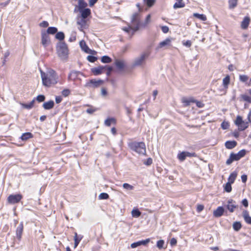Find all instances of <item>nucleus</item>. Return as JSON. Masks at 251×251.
Here are the masks:
<instances>
[{"mask_svg": "<svg viewBox=\"0 0 251 251\" xmlns=\"http://www.w3.org/2000/svg\"><path fill=\"white\" fill-rule=\"evenodd\" d=\"M40 72L42 83L44 86L50 87L57 83L58 76L54 70H49L47 73H44L40 70Z\"/></svg>", "mask_w": 251, "mask_h": 251, "instance_id": "obj_1", "label": "nucleus"}, {"mask_svg": "<svg viewBox=\"0 0 251 251\" xmlns=\"http://www.w3.org/2000/svg\"><path fill=\"white\" fill-rule=\"evenodd\" d=\"M129 148L139 154L145 155L146 145L144 142H133L128 144Z\"/></svg>", "mask_w": 251, "mask_h": 251, "instance_id": "obj_2", "label": "nucleus"}, {"mask_svg": "<svg viewBox=\"0 0 251 251\" xmlns=\"http://www.w3.org/2000/svg\"><path fill=\"white\" fill-rule=\"evenodd\" d=\"M246 151L244 149L240 151L237 153H231L229 157L227 159L226 164H231L234 161H238L243 157L246 154Z\"/></svg>", "mask_w": 251, "mask_h": 251, "instance_id": "obj_3", "label": "nucleus"}, {"mask_svg": "<svg viewBox=\"0 0 251 251\" xmlns=\"http://www.w3.org/2000/svg\"><path fill=\"white\" fill-rule=\"evenodd\" d=\"M131 25L133 32H135L139 29L141 25L140 22V14L138 12L134 13L131 17Z\"/></svg>", "mask_w": 251, "mask_h": 251, "instance_id": "obj_4", "label": "nucleus"}, {"mask_svg": "<svg viewBox=\"0 0 251 251\" xmlns=\"http://www.w3.org/2000/svg\"><path fill=\"white\" fill-rule=\"evenodd\" d=\"M57 50L58 55L65 58L68 54V50L67 45L64 42H60L57 46Z\"/></svg>", "mask_w": 251, "mask_h": 251, "instance_id": "obj_5", "label": "nucleus"}, {"mask_svg": "<svg viewBox=\"0 0 251 251\" xmlns=\"http://www.w3.org/2000/svg\"><path fill=\"white\" fill-rule=\"evenodd\" d=\"M149 53L147 52H144L133 61L132 65L134 67L140 66L145 63L146 59L149 57Z\"/></svg>", "mask_w": 251, "mask_h": 251, "instance_id": "obj_6", "label": "nucleus"}, {"mask_svg": "<svg viewBox=\"0 0 251 251\" xmlns=\"http://www.w3.org/2000/svg\"><path fill=\"white\" fill-rule=\"evenodd\" d=\"M235 124L238 126V129L240 131H243L249 126L248 123L244 121L240 116H237L236 119L234 122Z\"/></svg>", "mask_w": 251, "mask_h": 251, "instance_id": "obj_7", "label": "nucleus"}, {"mask_svg": "<svg viewBox=\"0 0 251 251\" xmlns=\"http://www.w3.org/2000/svg\"><path fill=\"white\" fill-rule=\"evenodd\" d=\"M103 83V81L101 79L96 80L93 79L87 82L85 87L88 88H96L99 87Z\"/></svg>", "mask_w": 251, "mask_h": 251, "instance_id": "obj_8", "label": "nucleus"}, {"mask_svg": "<svg viewBox=\"0 0 251 251\" xmlns=\"http://www.w3.org/2000/svg\"><path fill=\"white\" fill-rule=\"evenodd\" d=\"M22 199V196L20 194L11 195L7 199L8 201L11 204H15L19 202Z\"/></svg>", "mask_w": 251, "mask_h": 251, "instance_id": "obj_9", "label": "nucleus"}, {"mask_svg": "<svg viewBox=\"0 0 251 251\" xmlns=\"http://www.w3.org/2000/svg\"><path fill=\"white\" fill-rule=\"evenodd\" d=\"M42 44L45 48L50 44V39L46 32L42 33Z\"/></svg>", "mask_w": 251, "mask_h": 251, "instance_id": "obj_10", "label": "nucleus"}, {"mask_svg": "<svg viewBox=\"0 0 251 251\" xmlns=\"http://www.w3.org/2000/svg\"><path fill=\"white\" fill-rule=\"evenodd\" d=\"M82 75V74L79 71H72L70 72L68 78L71 80H75L78 79V75Z\"/></svg>", "mask_w": 251, "mask_h": 251, "instance_id": "obj_11", "label": "nucleus"}, {"mask_svg": "<svg viewBox=\"0 0 251 251\" xmlns=\"http://www.w3.org/2000/svg\"><path fill=\"white\" fill-rule=\"evenodd\" d=\"M150 241V239L149 238L145 240L139 241L137 242L133 243L131 244V247L132 248H135L138 246L141 245H146L148 244Z\"/></svg>", "mask_w": 251, "mask_h": 251, "instance_id": "obj_12", "label": "nucleus"}, {"mask_svg": "<svg viewBox=\"0 0 251 251\" xmlns=\"http://www.w3.org/2000/svg\"><path fill=\"white\" fill-rule=\"evenodd\" d=\"M24 226L23 223L22 222L18 226L16 229V237L18 240H21L22 233L23 232Z\"/></svg>", "mask_w": 251, "mask_h": 251, "instance_id": "obj_13", "label": "nucleus"}, {"mask_svg": "<svg viewBox=\"0 0 251 251\" xmlns=\"http://www.w3.org/2000/svg\"><path fill=\"white\" fill-rule=\"evenodd\" d=\"M105 68L106 66H99L98 67L92 68L91 72L94 75H97L102 73Z\"/></svg>", "mask_w": 251, "mask_h": 251, "instance_id": "obj_14", "label": "nucleus"}, {"mask_svg": "<svg viewBox=\"0 0 251 251\" xmlns=\"http://www.w3.org/2000/svg\"><path fill=\"white\" fill-rule=\"evenodd\" d=\"M79 12L81 13L82 18L86 19L91 14V10L89 8L79 9Z\"/></svg>", "mask_w": 251, "mask_h": 251, "instance_id": "obj_15", "label": "nucleus"}, {"mask_svg": "<svg viewBox=\"0 0 251 251\" xmlns=\"http://www.w3.org/2000/svg\"><path fill=\"white\" fill-rule=\"evenodd\" d=\"M250 17L246 16L245 17L242 22H241V27L243 29H246L248 28L249 24L250 23Z\"/></svg>", "mask_w": 251, "mask_h": 251, "instance_id": "obj_16", "label": "nucleus"}, {"mask_svg": "<svg viewBox=\"0 0 251 251\" xmlns=\"http://www.w3.org/2000/svg\"><path fill=\"white\" fill-rule=\"evenodd\" d=\"M77 24L79 25L78 29L81 31H83V29L86 27V21L85 19L81 18L80 20H78Z\"/></svg>", "mask_w": 251, "mask_h": 251, "instance_id": "obj_17", "label": "nucleus"}, {"mask_svg": "<svg viewBox=\"0 0 251 251\" xmlns=\"http://www.w3.org/2000/svg\"><path fill=\"white\" fill-rule=\"evenodd\" d=\"M224 212V208L222 206H219L214 211L213 215L216 217H219L223 214Z\"/></svg>", "mask_w": 251, "mask_h": 251, "instance_id": "obj_18", "label": "nucleus"}, {"mask_svg": "<svg viewBox=\"0 0 251 251\" xmlns=\"http://www.w3.org/2000/svg\"><path fill=\"white\" fill-rule=\"evenodd\" d=\"M172 38H167L165 40L161 42L158 46L159 48H162L165 46H169L171 45V43L172 41Z\"/></svg>", "mask_w": 251, "mask_h": 251, "instance_id": "obj_19", "label": "nucleus"}, {"mask_svg": "<svg viewBox=\"0 0 251 251\" xmlns=\"http://www.w3.org/2000/svg\"><path fill=\"white\" fill-rule=\"evenodd\" d=\"M237 145L235 141H227L225 143V146L227 149H232Z\"/></svg>", "mask_w": 251, "mask_h": 251, "instance_id": "obj_20", "label": "nucleus"}, {"mask_svg": "<svg viewBox=\"0 0 251 251\" xmlns=\"http://www.w3.org/2000/svg\"><path fill=\"white\" fill-rule=\"evenodd\" d=\"M54 103L53 100H50L43 103V107L46 110H50L54 106Z\"/></svg>", "mask_w": 251, "mask_h": 251, "instance_id": "obj_21", "label": "nucleus"}, {"mask_svg": "<svg viewBox=\"0 0 251 251\" xmlns=\"http://www.w3.org/2000/svg\"><path fill=\"white\" fill-rule=\"evenodd\" d=\"M243 217L247 223L251 225V217L250 216L247 211L245 210L243 211Z\"/></svg>", "mask_w": 251, "mask_h": 251, "instance_id": "obj_22", "label": "nucleus"}, {"mask_svg": "<svg viewBox=\"0 0 251 251\" xmlns=\"http://www.w3.org/2000/svg\"><path fill=\"white\" fill-rule=\"evenodd\" d=\"M176 2L173 6L174 9L182 8L185 6V3L183 2L182 0H176Z\"/></svg>", "mask_w": 251, "mask_h": 251, "instance_id": "obj_23", "label": "nucleus"}, {"mask_svg": "<svg viewBox=\"0 0 251 251\" xmlns=\"http://www.w3.org/2000/svg\"><path fill=\"white\" fill-rule=\"evenodd\" d=\"M33 137L32 134L30 132H25L22 134L21 139L23 141H26Z\"/></svg>", "mask_w": 251, "mask_h": 251, "instance_id": "obj_24", "label": "nucleus"}, {"mask_svg": "<svg viewBox=\"0 0 251 251\" xmlns=\"http://www.w3.org/2000/svg\"><path fill=\"white\" fill-rule=\"evenodd\" d=\"M79 45L83 50H84L86 52H88L89 49L84 40H81V41H80Z\"/></svg>", "mask_w": 251, "mask_h": 251, "instance_id": "obj_25", "label": "nucleus"}, {"mask_svg": "<svg viewBox=\"0 0 251 251\" xmlns=\"http://www.w3.org/2000/svg\"><path fill=\"white\" fill-rule=\"evenodd\" d=\"M115 64L117 67V68L119 69H122L124 68L125 63L123 60H116L115 62Z\"/></svg>", "mask_w": 251, "mask_h": 251, "instance_id": "obj_26", "label": "nucleus"}, {"mask_svg": "<svg viewBox=\"0 0 251 251\" xmlns=\"http://www.w3.org/2000/svg\"><path fill=\"white\" fill-rule=\"evenodd\" d=\"M237 174L236 172H232L230 175V176L228 178V182L233 183L234 182V181L237 177Z\"/></svg>", "mask_w": 251, "mask_h": 251, "instance_id": "obj_27", "label": "nucleus"}, {"mask_svg": "<svg viewBox=\"0 0 251 251\" xmlns=\"http://www.w3.org/2000/svg\"><path fill=\"white\" fill-rule=\"evenodd\" d=\"M226 207L230 212H233L236 206L232 203V201H228Z\"/></svg>", "mask_w": 251, "mask_h": 251, "instance_id": "obj_28", "label": "nucleus"}, {"mask_svg": "<svg viewBox=\"0 0 251 251\" xmlns=\"http://www.w3.org/2000/svg\"><path fill=\"white\" fill-rule=\"evenodd\" d=\"M34 102H35V100H33L28 104L22 103L21 104L23 108L27 109H30L33 107Z\"/></svg>", "mask_w": 251, "mask_h": 251, "instance_id": "obj_29", "label": "nucleus"}, {"mask_svg": "<svg viewBox=\"0 0 251 251\" xmlns=\"http://www.w3.org/2000/svg\"><path fill=\"white\" fill-rule=\"evenodd\" d=\"M82 239V237L81 236H78L76 233H75V236L74 237L75 240V245L74 248H75L78 246L79 242Z\"/></svg>", "mask_w": 251, "mask_h": 251, "instance_id": "obj_30", "label": "nucleus"}, {"mask_svg": "<svg viewBox=\"0 0 251 251\" xmlns=\"http://www.w3.org/2000/svg\"><path fill=\"white\" fill-rule=\"evenodd\" d=\"M57 31V28L55 27H49L47 31V33L49 35V34H54L56 33Z\"/></svg>", "mask_w": 251, "mask_h": 251, "instance_id": "obj_31", "label": "nucleus"}, {"mask_svg": "<svg viewBox=\"0 0 251 251\" xmlns=\"http://www.w3.org/2000/svg\"><path fill=\"white\" fill-rule=\"evenodd\" d=\"M186 155L185 154V151H182L177 154V158L180 161H183L186 158Z\"/></svg>", "mask_w": 251, "mask_h": 251, "instance_id": "obj_32", "label": "nucleus"}, {"mask_svg": "<svg viewBox=\"0 0 251 251\" xmlns=\"http://www.w3.org/2000/svg\"><path fill=\"white\" fill-rule=\"evenodd\" d=\"M116 121L114 118H108L105 120L104 124L106 126H109L112 123L115 124Z\"/></svg>", "mask_w": 251, "mask_h": 251, "instance_id": "obj_33", "label": "nucleus"}, {"mask_svg": "<svg viewBox=\"0 0 251 251\" xmlns=\"http://www.w3.org/2000/svg\"><path fill=\"white\" fill-rule=\"evenodd\" d=\"M237 3V0H229L228 4H229V8L230 9H233L235 8Z\"/></svg>", "mask_w": 251, "mask_h": 251, "instance_id": "obj_34", "label": "nucleus"}, {"mask_svg": "<svg viewBox=\"0 0 251 251\" xmlns=\"http://www.w3.org/2000/svg\"><path fill=\"white\" fill-rule=\"evenodd\" d=\"M230 78L229 76H226L225 77L223 80V84L224 87L226 89L227 88V86L229 83Z\"/></svg>", "mask_w": 251, "mask_h": 251, "instance_id": "obj_35", "label": "nucleus"}, {"mask_svg": "<svg viewBox=\"0 0 251 251\" xmlns=\"http://www.w3.org/2000/svg\"><path fill=\"white\" fill-rule=\"evenodd\" d=\"M87 4L84 0H78V9H81L86 7Z\"/></svg>", "mask_w": 251, "mask_h": 251, "instance_id": "obj_36", "label": "nucleus"}, {"mask_svg": "<svg viewBox=\"0 0 251 251\" xmlns=\"http://www.w3.org/2000/svg\"><path fill=\"white\" fill-rule=\"evenodd\" d=\"M241 224L239 222H234L233 224V228L236 231H239L241 229Z\"/></svg>", "mask_w": 251, "mask_h": 251, "instance_id": "obj_37", "label": "nucleus"}, {"mask_svg": "<svg viewBox=\"0 0 251 251\" xmlns=\"http://www.w3.org/2000/svg\"><path fill=\"white\" fill-rule=\"evenodd\" d=\"M194 16L196 17L203 21H205L206 20V17L205 15L203 14H200L199 13H194Z\"/></svg>", "mask_w": 251, "mask_h": 251, "instance_id": "obj_38", "label": "nucleus"}, {"mask_svg": "<svg viewBox=\"0 0 251 251\" xmlns=\"http://www.w3.org/2000/svg\"><path fill=\"white\" fill-rule=\"evenodd\" d=\"M101 61L102 63H108L112 61V59L109 56L105 55L101 57Z\"/></svg>", "mask_w": 251, "mask_h": 251, "instance_id": "obj_39", "label": "nucleus"}, {"mask_svg": "<svg viewBox=\"0 0 251 251\" xmlns=\"http://www.w3.org/2000/svg\"><path fill=\"white\" fill-rule=\"evenodd\" d=\"M131 214L133 217L138 218L141 215V213L138 209H133Z\"/></svg>", "mask_w": 251, "mask_h": 251, "instance_id": "obj_40", "label": "nucleus"}, {"mask_svg": "<svg viewBox=\"0 0 251 251\" xmlns=\"http://www.w3.org/2000/svg\"><path fill=\"white\" fill-rule=\"evenodd\" d=\"M64 34L62 32H59L55 35V38L59 40H63L64 39Z\"/></svg>", "mask_w": 251, "mask_h": 251, "instance_id": "obj_41", "label": "nucleus"}, {"mask_svg": "<svg viewBox=\"0 0 251 251\" xmlns=\"http://www.w3.org/2000/svg\"><path fill=\"white\" fill-rule=\"evenodd\" d=\"M231 183L230 182H227L225 187H224V189H225V190L227 192H230L231 191V190H232V187H231Z\"/></svg>", "mask_w": 251, "mask_h": 251, "instance_id": "obj_42", "label": "nucleus"}, {"mask_svg": "<svg viewBox=\"0 0 251 251\" xmlns=\"http://www.w3.org/2000/svg\"><path fill=\"white\" fill-rule=\"evenodd\" d=\"M123 187L126 190H132L134 189V187L132 185H131L126 183H124Z\"/></svg>", "mask_w": 251, "mask_h": 251, "instance_id": "obj_43", "label": "nucleus"}, {"mask_svg": "<svg viewBox=\"0 0 251 251\" xmlns=\"http://www.w3.org/2000/svg\"><path fill=\"white\" fill-rule=\"evenodd\" d=\"M123 30L125 31L126 32L130 33H131V34L133 35L134 32H133V29L132 28V25H128V27H124L123 28Z\"/></svg>", "mask_w": 251, "mask_h": 251, "instance_id": "obj_44", "label": "nucleus"}, {"mask_svg": "<svg viewBox=\"0 0 251 251\" xmlns=\"http://www.w3.org/2000/svg\"><path fill=\"white\" fill-rule=\"evenodd\" d=\"M242 99L244 101H247L249 103H251V97H249L247 95H242L241 96Z\"/></svg>", "mask_w": 251, "mask_h": 251, "instance_id": "obj_45", "label": "nucleus"}, {"mask_svg": "<svg viewBox=\"0 0 251 251\" xmlns=\"http://www.w3.org/2000/svg\"><path fill=\"white\" fill-rule=\"evenodd\" d=\"M164 244V240H160L157 242L156 246L159 249H162L163 248Z\"/></svg>", "mask_w": 251, "mask_h": 251, "instance_id": "obj_46", "label": "nucleus"}, {"mask_svg": "<svg viewBox=\"0 0 251 251\" xmlns=\"http://www.w3.org/2000/svg\"><path fill=\"white\" fill-rule=\"evenodd\" d=\"M182 102L184 103L185 106H188L190 104V102H194L195 100H188L186 99H182Z\"/></svg>", "mask_w": 251, "mask_h": 251, "instance_id": "obj_47", "label": "nucleus"}, {"mask_svg": "<svg viewBox=\"0 0 251 251\" xmlns=\"http://www.w3.org/2000/svg\"><path fill=\"white\" fill-rule=\"evenodd\" d=\"M149 7L152 6L155 3V0H144Z\"/></svg>", "mask_w": 251, "mask_h": 251, "instance_id": "obj_48", "label": "nucleus"}, {"mask_svg": "<svg viewBox=\"0 0 251 251\" xmlns=\"http://www.w3.org/2000/svg\"><path fill=\"white\" fill-rule=\"evenodd\" d=\"M100 199L106 200L109 198V195L105 193H102L100 194L99 196Z\"/></svg>", "mask_w": 251, "mask_h": 251, "instance_id": "obj_49", "label": "nucleus"}, {"mask_svg": "<svg viewBox=\"0 0 251 251\" xmlns=\"http://www.w3.org/2000/svg\"><path fill=\"white\" fill-rule=\"evenodd\" d=\"M239 79L241 81L246 82L248 80V77L246 75H240Z\"/></svg>", "mask_w": 251, "mask_h": 251, "instance_id": "obj_50", "label": "nucleus"}, {"mask_svg": "<svg viewBox=\"0 0 251 251\" xmlns=\"http://www.w3.org/2000/svg\"><path fill=\"white\" fill-rule=\"evenodd\" d=\"M151 14H149L147 15L145 23L143 24L144 26H146L149 23L151 22Z\"/></svg>", "mask_w": 251, "mask_h": 251, "instance_id": "obj_51", "label": "nucleus"}, {"mask_svg": "<svg viewBox=\"0 0 251 251\" xmlns=\"http://www.w3.org/2000/svg\"><path fill=\"white\" fill-rule=\"evenodd\" d=\"M87 60L90 62H94L97 60V57L92 55H88Z\"/></svg>", "mask_w": 251, "mask_h": 251, "instance_id": "obj_52", "label": "nucleus"}, {"mask_svg": "<svg viewBox=\"0 0 251 251\" xmlns=\"http://www.w3.org/2000/svg\"><path fill=\"white\" fill-rule=\"evenodd\" d=\"M185 154L186 155V157H197V154L195 152H189L188 151H185Z\"/></svg>", "mask_w": 251, "mask_h": 251, "instance_id": "obj_53", "label": "nucleus"}, {"mask_svg": "<svg viewBox=\"0 0 251 251\" xmlns=\"http://www.w3.org/2000/svg\"><path fill=\"white\" fill-rule=\"evenodd\" d=\"M45 97L44 95H40L36 97V100L39 102H42L44 101Z\"/></svg>", "mask_w": 251, "mask_h": 251, "instance_id": "obj_54", "label": "nucleus"}, {"mask_svg": "<svg viewBox=\"0 0 251 251\" xmlns=\"http://www.w3.org/2000/svg\"><path fill=\"white\" fill-rule=\"evenodd\" d=\"M107 95V92L105 88H102L101 89V95L103 97H105Z\"/></svg>", "mask_w": 251, "mask_h": 251, "instance_id": "obj_55", "label": "nucleus"}, {"mask_svg": "<svg viewBox=\"0 0 251 251\" xmlns=\"http://www.w3.org/2000/svg\"><path fill=\"white\" fill-rule=\"evenodd\" d=\"M70 93V91L68 89H64L62 91V94L65 97L68 96Z\"/></svg>", "mask_w": 251, "mask_h": 251, "instance_id": "obj_56", "label": "nucleus"}, {"mask_svg": "<svg viewBox=\"0 0 251 251\" xmlns=\"http://www.w3.org/2000/svg\"><path fill=\"white\" fill-rule=\"evenodd\" d=\"M161 30L164 33H167L169 32V28L167 26L164 25L161 27Z\"/></svg>", "mask_w": 251, "mask_h": 251, "instance_id": "obj_57", "label": "nucleus"}, {"mask_svg": "<svg viewBox=\"0 0 251 251\" xmlns=\"http://www.w3.org/2000/svg\"><path fill=\"white\" fill-rule=\"evenodd\" d=\"M221 126L224 129H226L228 128L229 125L228 123L224 122L222 123Z\"/></svg>", "mask_w": 251, "mask_h": 251, "instance_id": "obj_58", "label": "nucleus"}, {"mask_svg": "<svg viewBox=\"0 0 251 251\" xmlns=\"http://www.w3.org/2000/svg\"><path fill=\"white\" fill-rule=\"evenodd\" d=\"M183 45L187 47H190L192 45V43L190 40H187L185 42H183Z\"/></svg>", "mask_w": 251, "mask_h": 251, "instance_id": "obj_59", "label": "nucleus"}, {"mask_svg": "<svg viewBox=\"0 0 251 251\" xmlns=\"http://www.w3.org/2000/svg\"><path fill=\"white\" fill-rule=\"evenodd\" d=\"M106 66V68L105 69H107V72H106V75H109L110 74H111V71H112L113 70V68L112 67H107V66Z\"/></svg>", "mask_w": 251, "mask_h": 251, "instance_id": "obj_60", "label": "nucleus"}, {"mask_svg": "<svg viewBox=\"0 0 251 251\" xmlns=\"http://www.w3.org/2000/svg\"><path fill=\"white\" fill-rule=\"evenodd\" d=\"M203 209H204L203 205H201V204L197 205V210L198 212H201V211L203 210Z\"/></svg>", "mask_w": 251, "mask_h": 251, "instance_id": "obj_61", "label": "nucleus"}, {"mask_svg": "<svg viewBox=\"0 0 251 251\" xmlns=\"http://www.w3.org/2000/svg\"><path fill=\"white\" fill-rule=\"evenodd\" d=\"M177 241L175 238H173L171 239L170 244L172 246H174L176 244Z\"/></svg>", "mask_w": 251, "mask_h": 251, "instance_id": "obj_62", "label": "nucleus"}, {"mask_svg": "<svg viewBox=\"0 0 251 251\" xmlns=\"http://www.w3.org/2000/svg\"><path fill=\"white\" fill-rule=\"evenodd\" d=\"M40 25L43 27H46L49 25V23L47 21H43L40 24Z\"/></svg>", "mask_w": 251, "mask_h": 251, "instance_id": "obj_63", "label": "nucleus"}, {"mask_svg": "<svg viewBox=\"0 0 251 251\" xmlns=\"http://www.w3.org/2000/svg\"><path fill=\"white\" fill-rule=\"evenodd\" d=\"M96 109L95 108H88L87 110H86V112L87 113H89V114H92L95 111H96Z\"/></svg>", "mask_w": 251, "mask_h": 251, "instance_id": "obj_64", "label": "nucleus"}]
</instances>
